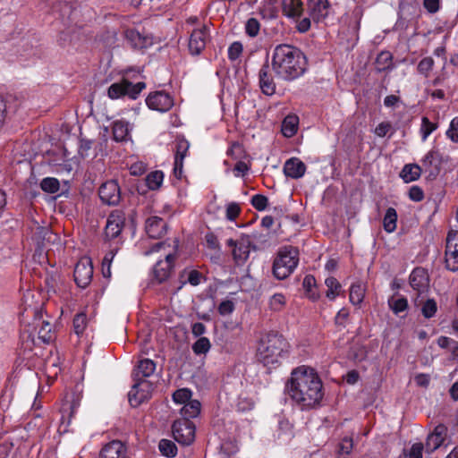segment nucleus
<instances>
[{"instance_id":"1","label":"nucleus","mask_w":458,"mask_h":458,"mask_svg":"<svg viewBox=\"0 0 458 458\" xmlns=\"http://www.w3.org/2000/svg\"><path fill=\"white\" fill-rule=\"evenodd\" d=\"M285 392L302 411L318 407L324 396L323 384L318 373L305 366L292 371L285 384Z\"/></svg>"},{"instance_id":"2","label":"nucleus","mask_w":458,"mask_h":458,"mask_svg":"<svg viewBox=\"0 0 458 458\" xmlns=\"http://www.w3.org/2000/svg\"><path fill=\"white\" fill-rule=\"evenodd\" d=\"M271 65L279 79L293 81L305 72L307 59L298 47L289 44H280L273 50Z\"/></svg>"},{"instance_id":"3","label":"nucleus","mask_w":458,"mask_h":458,"mask_svg":"<svg viewBox=\"0 0 458 458\" xmlns=\"http://www.w3.org/2000/svg\"><path fill=\"white\" fill-rule=\"evenodd\" d=\"M290 344L276 332H269L260 338L257 349V360L268 369L276 368L289 357Z\"/></svg>"},{"instance_id":"4","label":"nucleus","mask_w":458,"mask_h":458,"mask_svg":"<svg viewBox=\"0 0 458 458\" xmlns=\"http://www.w3.org/2000/svg\"><path fill=\"white\" fill-rule=\"evenodd\" d=\"M299 262V250L293 246L281 248L273 262V274L283 280L288 277L296 268Z\"/></svg>"},{"instance_id":"5","label":"nucleus","mask_w":458,"mask_h":458,"mask_svg":"<svg viewBox=\"0 0 458 458\" xmlns=\"http://www.w3.org/2000/svg\"><path fill=\"white\" fill-rule=\"evenodd\" d=\"M156 369V363L150 359H143L139 361L134 372L136 383L133 385L131 390L128 394L129 403L131 406L137 407L145 398L144 393H140L138 387L140 386L143 377H148L153 375Z\"/></svg>"},{"instance_id":"6","label":"nucleus","mask_w":458,"mask_h":458,"mask_svg":"<svg viewBox=\"0 0 458 458\" xmlns=\"http://www.w3.org/2000/svg\"><path fill=\"white\" fill-rule=\"evenodd\" d=\"M309 17L299 21L297 30L305 33L310 29L311 20L315 23L323 21L329 13L330 4L328 0H309L307 4Z\"/></svg>"},{"instance_id":"7","label":"nucleus","mask_w":458,"mask_h":458,"mask_svg":"<svg viewBox=\"0 0 458 458\" xmlns=\"http://www.w3.org/2000/svg\"><path fill=\"white\" fill-rule=\"evenodd\" d=\"M145 87L146 84L141 81L133 84L128 80H122L119 82L113 83L108 88L107 94L112 99H117L123 96H128L131 99H136Z\"/></svg>"},{"instance_id":"8","label":"nucleus","mask_w":458,"mask_h":458,"mask_svg":"<svg viewBox=\"0 0 458 458\" xmlns=\"http://www.w3.org/2000/svg\"><path fill=\"white\" fill-rule=\"evenodd\" d=\"M173 437L183 445H191L195 438V425L188 420H176L172 426Z\"/></svg>"},{"instance_id":"9","label":"nucleus","mask_w":458,"mask_h":458,"mask_svg":"<svg viewBox=\"0 0 458 458\" xmlns=\"http://www.w3.org/2000/svg\"><path fill=\"white\" fill-rule=\"evenodd\" d=\"M421 162L422 170L428 174V178L435 180L441 171V166L444 162L443 155L438 149L432 148L425 155Z\"/></svg>"},{"instance_id":"10","label":"nucleus","mask_w":458,"mask_h":458,"mask_svg":"<svg viewBox=\"0 0 458 458\" xmlns=\"http://www.w3.org/2000/svg\"><path fill=\"white\" fill-rule=\"evenodd\" d=\"M445 262L448 270L458 271V231H451L447 234Z\"/></svg>"},{"instance_id":"11","label":"nucleus","mask_w":458,"mask_h":458,"mask_svg":"<svg viewBox=\"0 0 458 458\" xmlns=\"http://www.w3.org/2000/svg\"><path fill=\"white\" fill-rule=\"evenodd\" d=\"M73 276L76 284L81 288H86L90 284L93 276V266L89 258L83 257L77 262Z\"/></svg>"},{"instance_id":"12","label":"nucleus","mask_w":458,"mask_h":458,"mask_svg":"<svg viewBox=\"0 0 458 458\" xmlns=\"http://www.w3.org/2000/svg\"><path fill=\"white\" fill-rule=\"evenodd\" d=\"M26 312H30L33 315L32 327L35 330L38 327V336L44 344H49L53 341L52 326L49 322L43 319V312L41 310L33 309L30 310H26Z\"/></svg>"},{"instance_id":"13","label":"nucleus","mask_w":458,"mask_h":458,"mask_svg":"<svg viewBox=\"0 0 458 458\" xmlns=\"http://www.w3.org/2000/svg\"><path fill=\"white\" fill-rule=\"evenodd\" d=\"M174 174L177 179H181L182 175L183 159L187 156L190 143L183 136H177L174 141Z\"/></svg>"},{"instance_id":"14","label":"nucleus","mask_w":458,"mask_h":458,"mask_svg":"<svg viewBox=\"0 0 458 458\" xmlns=\"http://www.w3.org/2000/svg\"><path fill=\"white\" fill-rule=\"evenodd\" d=\"M101 201L109 206H115L121 200V189L115 180H109L101 184L98 190Z\"/></svg>"},{"instance_id":"15","label":"nucleus","mask_w":458,"mask_h":458,"mask_svg":"<svg viewBox=\"0 0 458 458\" xmlns=\"http://www.w3.org/2000/svg\"><path fill=\"white\" fill-rule=\"evenodd\" d=\"M147 106L161 113L169 111L174 106L173 97L165 91H156L150 93L146 99Z\"/></svg>"},{"instance_id":"16","label":"nucleus","mask_w":458,"mask_h":458,"mask_svg":"<svg viewBox=\"0 0 458 458\" xmlns=\"http://www.w3.org/2000/svg\"><path fill=\"white\" fill-rule=\"evenodd\" d=\"M125 216L120 210H114L107 217L105 227V235L108 240L117 238L124 226Z\"/></svg>"},{"instance_id":"17","label":"nucleus","mask_w":458,"mask_h":458,"mask_svg":"<svg viewBox=\"0 0 458 458\" xmlns=\"http://www.w3.org/2000/svg\"><path fill=\"white\" fill-rule=\"evenodd\" d=\"M174 260L175 255L169 253L164 260L157 261L153 268V280L157 284L166 281L172 273Z\"/></svg>"},{"instance_id":"18","label":"nucleus","mask_w":458,"mask_h":458,"mask_svg":"<svg viewBox=\"0 0 458 458\" xmlns=\"http://www.w3.org/2000/svg\"><path fill=\"white\" fill-rule=\"evenodd\" d=\"M259 88L263 94L272 96L276 92V83L271 72V69L267 61L259 72Z\"/></svg>"},{"instance_id":"19","label":"nucleus","mask_w":458,"mask_h":458,"mask_svg":"<svg viewBox=\"0 0 458 458\" xmlns=\"http://www.w3.org/2000/svg\"><path fill=\"white\" fill-rule=\"evenodd\" d=\"M447 428L444 424H438L434 428V431L430 433L425 443L426 452L433 453L436 451L444 442L446 437Z\"/></svg>"},{"instance_id":"20","label":"nucleus","mask_w":458,"mask_h":458,"mask_svg":"<svg viewBox=\"0 0 458 458\" xmlns=\"http://www.w3.org/2000/svg\"><path fill=\"white\" fill-rule=\"evenodd\" d=\"M207 38L208 32L205 26L192 31L189 40V50L191 55H198L204 50Z\"/></svg>"},{"instance_id":"21","label":"nucleus","mask_w":458,"mask_h":458,"mask_svg":"<svg viewBox=\"0 0 458 458\" xmlns=\"http://www.w3.org/2000/svg\"><path fill=\"white\" fill-rule=\"evenodd\" d=\"M100 458H130L127 455V448L119 440H114L106 444L100 452Z\"/></svg>"},{"instance_id":"22","label":"nucleus","mask_w":458,"mask_h":458,"mask_svg":"<svg viewBox=\"0 0 458 458\" xmlns=\"http://www.w3.org/2000/svg\"><path fill=\"white\" fill-rule=\"evenodd\" d=\"M166 222L159 216H150L146 220L147 234L153 239L161 238L166 232Z\"/></svg>"},{"instance_id":"23","label":"nucleus","mask_w":458,"mask_h":458,"mask_svg":"<svg viewBox=\"0 0 458 458\" xmlns=\"http://www.w3.org/2000/svg\"><path fill=\"white\" fill-rule=\"evenodd\" d=\"M306 172V165L297 157H292L284 165V173L293 179L301 178Z\"/></svg>"},{"instance_id":"24","label":"nucleus","mask_w":458,"mask_h":458,"mask_svg":"<svg viewBox=\"0 0 458 458\" xmlns=\"http://www.w3.org/2000/svg\"><path fill=\"white\" fill-rule=\"evenodd\" d=\"M283 13L289 18H299L303 12L301 0H282Z\"/></svg>"},{"instance_id":"25","label":"nucleus","mask_w":458,"mask_h":458,"mask_svg":"<svg viewBox=\"0 0 458 458\" xmlns=\"http://www.w3.org/2000/svg\"><path fill=\"white\" fill-rule=\"evenodd\" d=\"M411 286L417 291H422L428 284V275L425 269L416 267L409 277Z\"/></svg>"},{"instance_id":"26","label":"nucleus","mask_w":458,"mask_h":458,"mask_svg":"<svg viewBox=\"0 0 458 458\" xmlns=\"http://www.w3.org/2000/svg\"><path fill=\"white\" fill-rule=\"evenodd\" d=\"M125 38L134 48H144L151 44L150 38L143 36L134 29H128L125 30Z\"/></svg>"},{"instance_id":"27","label":"nucleus","mask_w":458,"mask_h":458,"mask_svg":"<svg viewBox=\"0 0 458 458\" xmlns=\"http://www.w3.org/2000/svg\"><path fill=\"white\" fill-rule=\"evenodd\" d=\"M250 242L249 238H242L241 242H238V245H235V248L233 249V257L238 265L244 263L248 259L250 255Z\"/></svg>"},{"instance_id":"28","label":"nucleus","mask_w":458,"mask_h":458,"mask_svg":"<svg viewBox=\"0 0 458 458\" xmlns=\"http://www.w3.org/2000/svg\"><path fill=\"white\" fill-rule=\"evenodd\" d=\"M201 411V403L198 400H191L187 403L183 404V406L180 410V413L182 415L181 420H188L194 419L199 416Z\"/></svg>"},{"instance_id":"29","label":"nucleus","mask_w":458,"mask_h":458,"mask_svg":"<svg viewBox=\"0 0 458 458\" xmlns=\"http://www.w3.org/2000/svg\"><path fill=\"white\" fill-rule=\"evenodd\" d=\"M422 171L420 165L417 164H408L403 166L400 175L405 182H411L418 180Z\"/></svg>"},{"instance_id":"30","label":"nucleus","mask_w":458,"mask_h":458,"mask_svg":"<svg viewBox=\"0 0 458 458\" xmlns=\"http://www.w3.org/2000/svg\"><path fill=\"white\" fill-rule=\"evenodd\" d=\"M130 137L129 123L125 121H115L113 124V138L115 141H126Z\"/></svg>"},{"instance_id":"31","label":"nucleus","mask_w":458,"mask_h":458,"mask_svg":"<svg viewBox=\"0 0 458 458\" xmlns=\"http://www.w3.org/2000/svg\"><path fill=\"white\" fill-rule=\"evenodd\" d=\"M299 118L297 115H287L282 123V133L287 138L293 137L298 130Z\"/></svg>"},{"instance_id":"32","label":"nucleus","mask_w":458,"mask_h":458,"mask_svg":"<svg viewBox=\"0 0 458 458\" xmlns=\"http://www.w3.org/2000/svg\"><path fill=\"white\" fill-rule=\"evenodd\" d=\"M397 213L394 208H388L383 219L384 229L393 233L396 229Z\"/></svg>"},{"instance_id":"33","label":"nucleus","mask_w":458,"mask_h":458,"mask_svg":"<svg viewBox=\"0 0 458 458\" xmlns=\"http://www.w3.org/2000/svg\"><path fill=\"white\" fill-rule=\"evenodd\" d=\"M392 54L388 51H382L376 59L377 70L379 72L391 69L393 66Z\"/></svg>"},{"instance_id":"34","label":"nucleus","mask_w":458,"mask_h":458,"mask_svg":"<svg viewBox=\"0 0 458 458\" xmlns=\"http://www.w3.org/2000/svg\"><path fill=\"white\" fill-rule=\"evenodd\" d=\"M164 174L161 171H154L148 174L146 178V185L151 191L159 189L163 182Z\"/></svg>"},{"instance_id":"35","label":"nucleus","mask_w":458,"mask_h":458,"mask_svg":"<svg viewBox=\"0 0 458 458\" xmlns=\"http://www.w3.org/2000/svg\"><path fill=\"white\" fill-rule=\"evenodd\" d=\"M158 449L166 457H174L177 454L176 445L169 439H161L158 444Z\"/></svg>"},{"instance_id":"36","label":"nucleus","mask_w":458,"mask_h":458,"mask_svg":"<svg viewBox=\"0 0 458 458\" xmlns=\"http://www.w3.org/2000/svg\"><path fill=\"white\" fill-rule=\"evenodd\" d=\"M350 301L353 305H359L364 299V289L360 284H352L350 288Z\"/></svg>"},{"instance_id":"37","label":"nucleus","mask_w":458,"mask_h":458,"mask_svg":"<svg viewBox=\"0 0 458 458\" xmlns=\"http://www.w3.org/2000/svg\"><path fill=\"white\" fill-rule=\"evenodd\" d=\"M302 286L310 299L316 301L318 298V293L313 291V289L316 287V279L313 276L307 275L303 279Z\"/></svg>"},{"instance_id":"38","label":"nucleus","mask_w":458,"mask_h":458,"mask_svg":"<svg viewBox=\"0 0 458 458\" xmlns=\"http://www.w3.org/2000/svg\"><path fill=\"white\" fill-rule=\"evenodd\" d=\"M211 347L208 338L201 336L193 344L192 351L196 355L206 354Z\"/></svg>"},{"instance_id":"39","label":"nucleus","mask_w":458,"mask_h":458,"mask_svg":"<svg viewBox=\"0 0 458 458\" xmlns=\"http://www.w3.org/2000/svg\"><path fill=\"white\" fill-rule=\"evenodd\" d=\"M325 284L327 287L326 293L327 297L330 300H335L338 295L339 289L341 288L340 283L336 278L330 276L326 279Z\"/></svg>"},{"instance_id":"40","label":"nucleus","mask_w":458,"mask_h":458,"mask_svg":"<svg viewBox=\"0 0 458 458\" xmlns=\"http://www.w3.org/2000/svg\"><path fill=\"white\" fill-rule=\"evenodd\" d=\"M42 191L47 193H56L59 191L60 183L56 178L47 177L40 182Z\"/></svg>"},{"instance_id":"41","label":"nucleus","mask_w":458,"mask_h":458,"mask_svg":"<svg viewBox=\"0 0 458 458\" xmlns=\"http://www.w3.org/2000/svg\"><path fill=\"white\" fill-rule=\"evenodd\" d=\"M286 304L285 296L282 293H275L269 299V309L273 311H281Z\"/></svg>"},{"instance_id":"42","label":"nucleus","mask_w":458,"mask_h":458,"mask_svg":"<svg viewBox=\"0 0 458 458\" xmlns=\"http://www.w3.org/2000/svg\"><path fill=\"white\" fill-rule=\"evenodd\" d=\"M191 395H192V393L191 390H189L188 388H182V389H178L176 390L174 394H173V400L176 403H180V404H185L187 403L188 402L191 401Z\"/></svg>"},{"instance_id":"43","label":"nucleus","mask_w":458,"mask_h":458,"mask_svg":"<svg viewBox=\"0 0 458 458\" xmlns=\"http://www.w3.org/2000/svg\"><path fill=\"white\" fill-rule=\"evenodd\" d=\"M245 33L250 37L255 38L258 36L260 30V23L256 18H250L245 22Z\"/></svg>"},{"instance_id":"44","label":"nucleus","mask_w":458,"mask_h":458,"mask_svg":"<svg viewBox=\"0 0 458 458\" xmlns=\"http://www.w3.org/2000/svg\"><path fill=\"white\" fill-rule=\"evenodd\" d=\"M434 60L430 56L424 57L421 59L417 66V70L420 74L428 77L429 72L432 71L434 66Z\"/></svg>"},{"instance_id":"45","label":"nucleus","mask_w":458,"mask_h":458,"mask_svg":"<svg viewBox=\"0 0 458 458\" xmlns=\"http://www.w3.org/2000/svg\"><path fill=\"white\" fill-rule=\"evenodd\" d=\"M391 310L394 314H399L408 308L407 299L404 297H401L398 299H391L388 301Z\"/></svg>"},{"instance_id":"46","label":"nucleus","mask_w":458,"mask_h":458,"mask_svg":"<svg viewBox=\"0 0 458 458\" xmlns=\"http://www.w3.org/2000/svg\"><path fill=\"white\" fill-rule=\"evenodd\" d=\"M87 327V317L85 313H79L73 318V328L76 335H81Z\"/></svg>"},{"instance_id":"47","label":"nucleus","mask_w":458,"mask_h":458,"mask_svg":"<svg viewBox=\"0 0 458 458\" xmlns=\"http://www.w3.org/2000/svg\"><path fill=\"white\" fill-rule=\"evenodd\" d=\"M243 46L240 41L233 42L228 47V58L230 61H236L242 54Z\"/></svg>"},{"instance_id":"48","label":"nucleus","mask_w":458,"mask_h":458,"mask_svg":"<svg viewBox=\"0 0 458 458\" xmlns=\"http://www.w3.org/2000/svg\"><path fill=\"white\" fill-rule=\"evenodd\" d=\"M437 310V305L435 300L428 299L427 300L421 309L422 315L426 318H430L435 316Z\"/></svg>"},{"instance_id":"49","label":"nucleus","mask_w":458,"mask_h":458,"mask_svg":"<svg viewBox=\"0 0 458 458\" xmlns=\"http://www.w3.org/2000/svg\"><path fill=\"white\" fill-rule=\"evenodd\" d=\"M251 205L259 211L265 210L268 204V199L262 194L253 195L251 198Z\"/></svg>"},{"instance_id":"50","label":"nucleus","mask_w":458,"mask_h":458,"mask_svg":"<svg viewBox=\"0 0 458 458\" xmlns=\"http://www.w3.org/2000/svg\"><path fill=\"white\" fill-rule=\"evenodd\" d=\"M220 451L226 457H230L238 451V446L234 442L228 440L221 444Z\"/></svg>"},{"instance_id":"51","label":"nucleus","mask_w":458,"mask_h":458,"mask_svg":"<svg viewBox=\"0 0 458 458\" xmlns=\"http://www.w3.org/2000/svg\"><path fill=\"white\" fill-rule=\"evenodd\" d=\"M446 136L453 141L458 142V116L454 117L446 131Z\"/></svg>"},{"instance_id":"52","label":"nucleus","mask_w":458,"mask_h":458,"mask_svg":"<svg viewBox=\"0 0 458 458\" xmlns=\"http://www.w3.org/2000/svg\"><path fill=\"white\" fill-rule=\"evenodd\" d=\"M424 445L422 443H415L411 445L410 450L405 454V458H423Z\"/></svg>"},{"instance_id":"53","label":"nucleus","mask_w":458,"mask_h":458,"mask_svg":"<svg viewBox=\"0 0 458 458\" xmlns=\"http://www.w3.org/2000/svg\"><path fill=\"white\" fill-rule=\"evenodd\" d=\"M437 129V124L431 123L427 117L422 118V139L425 140L429 134Z\"/></svg>"},{"instance_id":"54","label":"nucleus","mask_w":458,"mask_h":458,"mask_svg":"<svg viewBox=\"0 0 458 458\" xmlns=\"http://www.w3.org/2000/svg\"><path fill=\"white\" fill-rule=\"evenodd\" d=\"M217 310L222 316L229 315L234 310V303L231 300L223 301L218 305Z\"/></svg>"},{"instance_id":"55","label":"nucleus","mask_w":458,"mask_h":458,"mask_svg":"<svg viewBox=\"0 0 458 458\" xmlns=\"http://www.w3.org/2000/svg\"><path fill=\"white\" fill-rule=\"evenodd\" d=\"M240 213L241 208L237 203L232 202L227 205L226 218L228 220L233 221L240 215Z\"/></svg>"},{"instance_id":"56","label":"nucleus","mask_w":458,"mask_h":458,"mask_svg":"<svg viewBox=\"0 0 458 458\" xmlns=\"http://www.w3.org/2000/svg\"><path fill=\"white\" fill-rule=\"evenodd\" d=\"M353 447V442L352 438L344 437L339 444L340 454H349Z\"/></svg>"},{"instance_id":"57","label":"nucleus","mask_w":458,"mask_h":458,"mask_svg":"<svg viewBox=\"0 0 458 458\" xmlns=\"http://www.w3.org/2000/svg\"><path fill=\"white\" fill-rule=\"evenodd\" d=\"M409 198L416 202L421 201L424 199V192L419 186H412L409 191Z\"/></svg>"},{"instance_id":"58","label":"nucleus","mask_w":458,"mask_h":458,"mask_svg":"<svg viewBox=\"0 0 458 458\" xmlns=\"http://www.w3.org/2000/svg\"><path fill=\"white\" fill-rule=\"evenodd\" d=\"M348 317H349V310L345 308L341 309L337 312V314L335 318V325L344 327L345 322H346Z\"/></svg>"},{"instance_id":"59","label":"nucleus","mask_w":458,"mask_h":458,"mask_svg":"<svg viewBox=\"0 0 458 458\" xmlns=\"http://www.w3.org/2000/svg\"><path fill=\"white\" fill-rule=\"evenodd\" d=\"M423 6L429 13H436L440 9V0H423Z\"/></svg>"},{"instance_id":"60","label":"nucleus","mask_w":458,"mask_h":458,"mask_svg":"<svg viewBox=\"0 0 458 458\" xmlns=\"http://www.w3.org/2000/svg\"><path fill=\"white\" fill-rule=\"evenodd\" d=\"M392 125L388 122L380 123L375 129V134L378 137H385L390 131Z\"/></svg>"},{"instance_id":"61","label":"nucleus","mask_w":458,"mask_h":458,"mask_svg":"<svg viewBox=\"0 0 458 458\" xmlns=\"http://www.w3.org/2000/svg\"><path fill=\"white\" fill-rule=\"evenodd\" d=\"M205 239H206L208 248H210L212 250H220L218 240L214 233H207L205 236Z\"/></svg>"},{"instance_id":"62","label":"nucleus","mask_w":458,"mask_h":458,"mask_svg":"<svg viewBox=\"0 0 458 458\" xmlns=\"http://www.w3.org/2000/svg\"><path fill=\"white\" fill-rule=\"evenodd\" d=\"M146 172V165L142 162L134 163L130 167V173L132 175H141Z\"/></svg>"},{"instance_id":"63","label":"nucleus","mask_w":458,"mask_h":458,"mask_svg":"<svg viewBox=\"0 0 458 458\" xmlns=\"http://www.w3.org/2000/svg\"><path fill=\"white\" fill-rule=\"evenodd\" d=\"M206 332V326L203 323L196 322L191 326V333L196 337H201Z\"/></svg>"},{"instance_id":"64","label":"nucleus","mask_w":458,"mask_h":458,"mask_svg":"<svg viewBox=\"0 0 458 458\" xmlns=\"http://www.w3.org/2000/svg\"><path fill=\"white\" fill-rule=\"evenodd\" d=\"M202 277V275L200 272L197 271V270H191L190 273H189V276H188V282L191 284V285H198L200 284V279Z\"/></svg>"}]
</instances>
